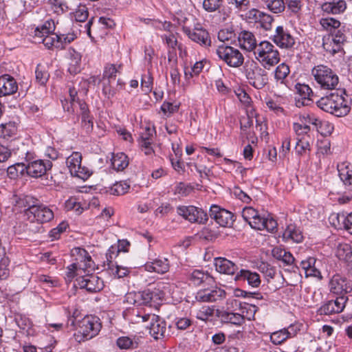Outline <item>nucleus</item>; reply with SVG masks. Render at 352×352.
I'll return each mask as SVG.
<instances>
[{
  "label": "nucleus",
  "instance_id": "obj_42",
  "mask_svg": "<svg viewBox=\"0 0 352 352\" xmlns=\"http://www.w3.org/2000/svg\"><path fill=\"white\" fill-rule=\"evenodd\" d=\"M272 253L276 259L283 261L286 265H292L295 261L294 257L289 252L279 247L274 248Z\"/></svg>",
  "mask_w": 352,
  "mask_h": 352
},
{
  "label": "nucleus",
  "instance_id": "obj_62",
  "mask_svg": "<svg viewBox=\"0 0 352 352\" xmlns=\"http://www.w3.org/2000/svg\"><path fill=\"white\" fill-rule=\"evenodd\" d=\"M295 151L299 156H302L305 155L307 151H310L311 145L309 144V139L298 140L296 144Z\"/></svg>",
  "mask_w": 352,
  "mask_h": 352
},
{
  "label": "nucleus",
  "instance_id": "obj_37",
  "mask_svg": "<svg viewBox=\"0 0 352 352\" xmlns=\"http://www.w3.org/2000/svg\"><path fill=\"white\" fill-rule=\"evenodd\" d=\"M316 262V259L311 256L301 261L300 266L304 270L306 276L321 278L320 272L315 267Z\"/></svg>",
  "mask_w": 352,
  "mask_h": 352
},
{
  "label": "nucleus",
  "instance_id": "obj_11",
  "mask_svg": "<svg viewBox=\"0 0 352 352\" xmlns=\"http://www.w3.org/2000/svg\"><path fill=\"white\" fill-rule=\"evenodd\" d=\"M82 154L80 152H73L66 160L67 166L71 175L83 180L88 179L92 172L89 168L82 166Z\"/></svg>",
  "mask_w": 352,
  "mask_h": 352
},
{
  "label": "nucleus",
  "instance_id": "obj_46",
  "mask_svg": "<svg viewBox=\"0 0 352 352\" xmlns=\"http://www.w3.org/2000/svg\"><path fill=\"white\" fill-rule=\"evenodd\" d=\"M214 306H203L196 312V318L202 321L210 320L214 314Z\"/></svg>",
  "mask_w": 352,
  "mask_h": 352
},
{
  "label": "nucleus",
  "instance_id": "obj_21",
  "mask_svg": "<svg viewBox=\"0 0 352 352\" xmlns=\"http://www.w3.org/2000/svg\"><path fill=\"white\" fill-rule=\"evenodd\" d=\"M249 225L255 230H266L271 232H273L277 228V222L270 215H267V217L261 216L258 212L249 223Z\"/></svg>",
  "mask_w": 352,
  "mask_h": 352
},
{
  "label": "nucleus",
  "instance_id": "obj_51",
  "mask_svg": "<svg viewBox=\"0 0 352 352\" xmlns=\"http://www.w3.org/2000/svg\"><path fill=\"white\" fill-rule=\"evenodd\" d=\"M194 188L184 182L177 183L173 188V194L179 197H186L193 190Z\"/></svg>",
  "mask_w": 352,
  "mask_h": 352
},
{
  "label": "nucleus",
  "instance_id": "obj_25",
  "mask_svg": "<svg viewBox=\"0 0 352 352\" xmlns=\"http://www.w3.org/2000/svg\"><path fill=\"white\" fill-rule=\"evenodd\" d=\"M238 42L240 47L247 52H254L258 47L255 35L250 31L242 30L238 35Z\"/></svg>",
  "mask_w": 352,
  "mask_h": 352
},
{
  "label": "nucleus",
  "instance_id": "obj_60",
  "mask_svg": "<svg viewBox=\"0 0 352 352\" xmlns=\"http://www.w3.org/2000/svg\"><path fill=\"white\" fill-rule=\"evenodd\" d=\"M204 67V62L203 60L196 62L190 69L185 68L184 75L186 78H192L193 76H198Z\"/></svg>",
  "mask_w": 352,
  "mask_h": 352
},
{
  "label": "nucleus",
  "instance_id": "obj_19",
  "mask_svg": "<svg viewBox=\"0 0 352 352\" xmlns=\"http://www.w3.org/2000/svg\"><path fill=\"white\" fill-rule=\"evenodd\" d=\"M329 287L331 293L340 296H345V294L352 289L347 278L338 274L332 276Z\"/></svg>",
  "mask_w": 352,
  "mask_h": 352
},
{
  "label": "nucleus",
  "instance_id": "obj_34",
  "mask_svg": "<svg viewBox=\"0 0 352 352\" xmlns=\"http://www.w3.org/2000/svg\"><path fill=\"white\" fill-rule=\"evenodd\" d=\"M217 316L220 318L222 323H230L236 326H241L243 324V317L239 313L232 311H221L217 309Z\"/></svg>",
  "mask_w": 352,
  "mask_h": 352
},
{
  "label": "nucleus",
  "instance_id": "obj_14",
  "mask_svg": "<svg viewBox=\"0 0 352 352\" xmlns=\"http://www.w3.org/2000/svg\"><path fill=\"white\" fill-rule=\"evenodd\" d=\"M72 255L74 257L75 261L73 264L82 270L83 273L93 272L95 270V263L85 249L79 247L74 248L72 250Z\"/></svg>",
  "mask_w": 352,
  "mask_h": 352
},
{
  "label": "nucleus",
  "instance_id": "obj_54",
  "mask_svg": "<svg viewBox=\"0 0 352 352\" xmlns=\"http://www.w3.org/2000/svg\"><path fill=\"white\" fill-rule=\"evenodd\" d=\"M116 344L120 349H135L138 346V342L128 336L118 338Z\"/></svg>",
  "mask_w": 352,
  "mask_h": 352
},
{
  "label": "nucleus",
  "instance_id": "obj_3",
  "mask_svg": "<svg viewBox=\"0 0 352 352\" xmlns=\"http://www.w3.org/2000/svg\"><path fill=\"white\" fill-rule=\"evenodd\" d=\"M311 75L318 88L322 90L337 89L339 77L337 74L327 65L320 64L311 69Z\"/></svg>",
  "mask_w": 352,
  "mask_h": 352
},
{
  "label": "nucleus",
  "instance_id": "obj_16",
  "mask_svg": "<svg viewBox=\"0 0 352 352\" xmlns=\"http://www.w3.org/2000/svg\"><path fill=\"white\" fill-rule=\"evenodd\" d=\"M226 292L224 289L214 287L211 289L199 290L195 295V299L201 302H213L222 300L226 298Z\"/></svg>",
  "mask_w": 352,
  "mask_h": 352
},
{
  "label": "nucleus",
  "instance_id": "obj_45",
  "mask_svg": "<svg viewBox=\"0 0 352 352\" xmlns=\"http://www.w3.org/2000/svg\"><path fill=\"white\" fill-rule=\"evenodd\" d=\"M336 255L340 260L352 262V250L347 243L340 244L337 248Z\"/></svg>",
  "mask_w": 352,
  "mask_h": 352
},
{
  "label": "nucleus",
  "instance_id": "obj_36",
  "mask_svg": "<svg viewBox=\"0 0 352 352\" xmlns=\"http://www.w3.org/2000/svg\"><path fill=\"white\" fill-rule=\"evenodd\" d=\"M339 177L346 188L352 191V164L342 163L338 165Z\"/></svg>",
  "mask_w": 352,
  "mask_h": 352
},
{
  "label": "nucleus",
  "instance_id": "obj_56",
  "mask_svg": "<svg viewBox=\"0 0 352 352\" xmlns=\"http://www.w3.org/2000/svg\"><path fill=\"white\" fill-rule=\"evenodd\" d=\"M265 4L267 8L275 14L281 13L285 8L283 0H267Z\"/></svg>",
  "mask_w": 352,
  "mask_h": 352
},
{
  "label": "nucleus",
  "instance_id": "obj_8",
  "mask_svg": "<svg viewBox=\"0 0 352 352\" xmlns=\"http://www.w3.org/2000/svg\"><path fill=\"white\" fill-rule=\"evenodd\" d=\"M188 19L184 18L183 20L182 31L193 42H195L204 47H208L211 45V38L209 32L204 28L201 24L197 23L193 29L186 24Z\"/></svg>",
  "mask_w": 352,
  "mask_h": 352
},
{
  "label": "nucleus",
  "instance_id": "obj_1",
  "mask_svg": "<svg viewBox=\"0 0 352 352\" xmlns=\"http://www.w3.org/2000/svg\"><path fill=\"white\" fill-rule=\"evenodd\" d=\"M316 104L322 111L337 117L345 116L351 110V100L344 89H337L335 92L322 97Z\"/></svg>",
  "mask_w": 352,
  "mask_h": 352
},
{
  "label": "nucleus",
  "instance_id": "obj_29",
  "mask_svg": "<svg viewBox=\"0 0 352 352\" xmlns=\"http://www.w3.org/2000/svg\"><path fill=\"white\" fill-rule=\"evenodd\" d=\"M151 317L152 322L147 327L149 329V333L155 340L162 338L166 331V322L157 315L151 316Z\"/></svg>",
  "mask_w": 352,
  "mask_h": 352
},
{
  "label": "nucleus",
  "instance_id": "obj_10",
  "mask_svg": "<svg viewBox=\"0 0 352 352\" xmlns=\"http://www.w3.org/2000/svg\"><path fill=\"white\" fill-rule=\"evenodd\" d=\"M25 215L30 222L39 224L49 222L54 218L52 210L43 204L30 206L25 210Z\"/></svg>",
  "mask_w": 352,
  "mask_h": 352
},
{
  "label": "nucleus",
  "instance_id": "obj_48",
  "mask_svg": "<svg viewBox=\"0 0 352 352\" xmlns=\"http://www.w3.org/2000/svg\"><path fill=\"white\" fill-rule=\"evenodd\" d=\"M35 76L36 82L41 85H45L49 80L50 74L45 67L41 64H38L35 69Z\"/></svg>",
  "mask_w": 352,
  "mask_h": 352
},
{
  "label": "nucleus",
  "instance_id": "obj_63",
  "mask_svg": "<svg viewBox=\"0 0 352 352\" xmlns=\"http://www.w3.org/2000/svg\"><path fill=\"white\" fill-rule=\"evenodd\" d=\"M179 108V103H173L168 101H164L162 106L161 110L166 116H170L172 114L178 111Z\"/></svg>",
  "mask_w": 352,
  "mask_h": 352
},
{
  "label": "nucleus",
  "instance_id": "obj_40",
  "mask_svg": "<svg viewBox=\"0 0 352 352\" xmlns=\"http://www.w3.org/2000/svg\"><path fill=\"white\" fill-rule=\"evenodd\" d=\"M18 126L15 122L10 121L0 124V138L8 140L16 136Z\"/></svg>",
  "mask_w": 352,
  "mask_h": 352
},
{
  "label": "nucleus",
  "instance_id": "obj_2",
  "mask_svg": "<svg viewBox=\"0 0 352 352\" xmlns=\"http://www.w3.org/2000/svg\"><path fill=\"white\" fill-rule=\"evenodd\" d=\"M254 55L261 65L267 70L276 65L280 60L279 51L268 41H261L254 50Z\"/></svg>",
  "mask_w": 352,
  "mask_h": 352
},
{
  "label": "nucleus",
  "instance_id": "obj_31",
  "mask_svg": "<svg viewBox=\"0 0 352 352\" xmlns=\"http://www.w3.org/2000/svg\"><path fill=\"white\" fill-rule=\"evenodd\" d=\"M347 8L344 0H333L321 5L322 10L328 14H340L344 12Z\"/></svg>",
  "mask_w": 352,
  "mask_h": 352
},
{
  "label": "nucleus",
  "instance_id": "obj_59",
  "mask_svg": "<svg viewBox=\"0 0 352 352\" xmlns=\"http://www.w3.org/2000/svg\"><path fill=\"white\" fill-rule=\"evenodd\" d=\"M274 18L269 14L261 12L257 23H259L261 28L268 31L272 28Z\"/></svg>",
  "mask_w": 352,
  "mask_h": 352
},
{
  "label": "nucleus",
  "instance_id": "obj_50",
  "mask_svg": "<svg viewBox=\"0 0 352 352\" xmlns=\"http://www.w3.org/2000/svg\"><path fill=\"white\" fill-rule=\"evenodd\" d=\"M130 188V185L126 182H116L109 188V192L113 195H122L126 193Z\"/></svg>",
  "mask_w": 352,
  "mask_h": 352
},
{
  "label": "nucleus",
  "instance_id": "obj_4",
  "mask_svg": "<svg viewBox=\"0 0 352 352\" xmlns=\"http://www.w3.org/2000/svg\"><path fill=\"white\" fill-rule=\"evenodd\" d=\"M102 328L100 318L96 316H86L78 322V334H74L77 342L88 340L96 336Z\"/></svg>",
  "mask_w": 352,
  "mask_h": 352
},
{
  "label": "nucleus",
  "instance_id": "obj_23",
  "mask_svg": "<svg viewBox=\"0 0 352 352\" xmlns=\"http://www.w3.org/2000/svg\"><path fill=\"white\" fill-rule=\"evenodd\" d=\"M294 88L296 94L299 96L298 98H296V106L300 108L310 105L312 102L310 97L314 94L311 88L306 84L300 82L296 83Z\"/></svg>",
  "mask_w": 352,
  "mask_h": 352
},
{
  "label": "nucleus",
  "instance_id": "obj_18",
  "mask_svg": "<svg viewBox=\"0 0 352 352\" xmlns=\"http://www.w3.org/2000/svg\"><path fill=\"white\" fill-rule=\"evenodd\" d=\"M345 41V34L341 30H338L334 34H332L323 40L322 46L327 52L335 54L341 50L342 45Z\"/></svg>",
  "mask_w": 352,
  "mask_h": 352
},
{
  "label": "nucleus",
  "instance_id": "obj_44",
  "mask_svg": "<svg viewBox=\"0 0 352 352\" xmlns=\"http://www.w3.org/2000/svg\"><path fill=\"white\" fill-rule=\"evenodd\" d=\"M122 67L121 64H106L102 74L103 79H108V82H111V80L113 78L114 79L116 77L117 74L120 72Z\"/></svg>",
  "mask_w": 352,
  "mask_h": 352
},
{
  "label": "nucleus",
  "instance_id": "obj_57",
  "mask_svg": "<svg viewBox=\"0 0 352 352\" xmlns=\"http://www.w3.org/2000/svg\"><path fill=\"white\" fill-rule=\"evenodd\" d=\"M288 333H286V328L273 332L270 335V341L275 345L281 344L288 339Z\"/></svg>",
  "mask_w": 352,
  "mask_h": 352
},
{
  "label": "nucleus",
  "instance_id": "obj_24",
  "mask_svg": "<svg viewBox=\"0 0 352 352\" xmlns=\"http://www.w3.org/2000/svg\"><path fill=\"white\" fill-rule=\"evenodd\" d=\"M144 270L148 272H155L160 274H164L168 272L170 269L169 261L163 257H158L155 259H151L144 265Z\"/></svg>",
  "mask_w": 352,
  "mask_h": 352
},
{
  "label": "nucleus",
  "instance_id": "obj_9",
  "mask_svg": "<svg viewBox=\"0 0 352 352\" xmlns=\"http://www.w3.org/2000/svg\"><path fill=\"white\" fill-rule=\"evenodd\" d=\"M162 284L158 283L154 288H148L138 294L140 305L148 306L157 309L164 298V292L162 291Z\"/></svg>",
  "mask_w": 352,
  "mask_h": 352
},
{
  "label": "nucleus",
  "instance_id": "obj_22",
  "mask_svg": "<svg viewBox=\"0 0 352 352\" xmlns=\"http://www.w3.org/2000/svg\"><path fill=\"white\" fill-rule=\"evenodd\" d=\"M348 298L346 296H339L336 300H328L318 309L320 314L331 315L343 311Z\"/></svg>",
  "mask_w": 352,
  "mask_h": 352
},
{
  "label": "nucleus",
  "instance_id": "obj_41",
  "mask_svg": "<svg viewBox=\"0 0 352 352\" xmlns=\"http://www.w3.org/2000/svg\"><path fill=\"white\" fill-rule=\"evenodd\" d=\"M129 165V159L124 153L113 154L111 158V166L117 171H122Z\"/></svg>",
  "mask_w": 352,
  "mask_h": 352
},
{
  "label": "nucleus",
  "instance_id": "obj_7",
  "mask_svg": "<svg viewBox=\"0 0 352 352\" xmlns=\"http://www.w3.org/2000/svg\"><path fill=\"white\" fill-rule=\"evenodd\" d=\"M244 69L249 84L254 88L261 89L267 84L268 76L265 69L261 67L256 62L248 63Z\"/></svg>",
  "mask_w": 352,
  "mask_h": 352
},
{
  "label": "nucleus",
  "instance_id": "obj_35",
  "mask_svg": "<svg viewBox=\"0 0 352 352\" xmlns=\"http://www.w3.org/2000/svg\"><path fill=\"white\" fill-rule=\"evenodd\" d=\"M283 238L285 241H292L294 243H301L303 240V235L295 224H289L287 226L283 234Z\"/></svg>",
  "mask_w": 352,
  "mask_h": 352
},
{
  "label": "nucleus",
  "instance_id": "obj_13",
  "mask_svg": "<svg viewBox=\"0 0 352 352\" xmlns=\"http://www.w3.org/2000/svg\"><path fill=\"white\" fill-rule=\"evenodd\" d=\"M84 274L76 279V285L80 289H85L90 293H96L103 289L104 283L102 278L92 272H86Z\"/></svg>",
  "mask_w": 352,
  "mask_h": 352
},
{
  "label": "nucleus",
  "instance_id": "obj_58",
  "mask_svg": "<svg viewBox=\"0 0 352 352\" xmlns=\"http://www.w3.org/2000/svg\"><path fill=\"white\" fill-rule=\"evenodd\" d=\"M223 0H203L202 7L208 12L219 11Z\"/></svg>",
  "mask_w": 352,
  "mask_h": 352
},
{
  "label": "nucleus",
  "instance_id": "obj_53",
  "mask_svg": "<svg viewBox=\"0 0 352 352\" xmlns=\"http://www.w3.org/2000/svg\"><path fill=\"white\" fill-rule=\"evenodd\" d=\"M118 254V250L116 247L111 246L109 248L106 253V260L104 261V267L106 270L109 271L110 268L117 264L113 262V259L116 258Z\"/></svg>",
  "mask_w": 352,
  "mask_h": 352
},
{
  "label": "nucleus",
  "instance_id": "obj_5",
  "mask_svg": "<svg viewBox=\"0 0 352 352\" xmlns=\"http://www.w3.org/2000/svg\"><path fill=\"white\" fill-rule=\"evenodd\" d=\"M25 162L21 165L25 167L27 174L34 178L45 175L52 166L50 161L36 159L34 153L30 151L25 153Z\"/></svg>",
  "mask_w": 352,
  "mask_h": 352
},
{
  "label": "nucleus",
  "instance_id": "obj_39",
  "mask_svg": "<svg viewBox=\"0 0 352 352\" xmlns=\"http://www.w3.org/2000/svg\"><path fill=\"white\" fill-rule=\"evenodd\" d=\"M42 43L49 50H63V44L59 41V36L54 32L48 34H43Z\"/></svg>",
  "mask_w": 352,
  "mask_h": 352
},
{
  "label": "nucleus",
  "instance_id": "obj_38",
  "mask_svg": "<svg viewBox=\"0 0 352 352\" xmlns=\"http://www.w3.org/2000/svg\"><path fill=\"white\" fill-rule=\"evenodd\" d=\"M81 116V128L86 134H90L94 129L93 118L90 116V111L88 106L82 104L81 111H80Z\"/></svg>",
  "mask_w": 352,
  "mask_h": 352
},
{
  "label": "nucleus",
  "instance_id": "obj_43",
  "mask_svg": "<svg viewBox=\"0 0 352 352\" xmlns=\"http://www.w3.org/2000/svg\"><path fill=\"white\" fill-rule=\"evenodd\" d=\"M293 130L296 135V140L309 139L310 126L307 124L294 122L292 126Z\"/></svg>",
  "mask_w": 352,
  "mask_h": 352
},
{
  "label": "nucleus",
  "instance_id": "obj_12",
  "mask_svg": "<svg viewBox=\"0 0 352 352\" xmlns=\"http://www.w3.org/2000/svg\"><path fill=\"white\" fill-rule=\"evenodd\" d=\"M177 213L191 223L205 224L208 219L204 210L194 206H179L177 208Z\"/></svg>",
  "mask_w": 352,
  "mask_h": 352
},
{
  "label": "nucleus",
  "instance_id": "obj_20",
  "mask_svg": "<svg viewBox=\"0 0 352 352\" xmlns=\"http://www.w3.org/2000/svg\"><path fill=\"white\" fill-rule=\"evenodd\" d=\"M69 101L67 100L61 101L64 111L73 114L75 113L77 106L79 107L80 111H81L82 104L88 106L82 99L80 98L78 91L74 87H69Z\"/></svg>",
  "mask_w": 352,
  "mask_h": 352
},
{
  "label": "nucleus",
  "instance_id": "obj_61",
  "mask_svg": "<svg viewBox=\"0 0 352 352\" xmlns=\"http://www.w3.org/2000/svg\"><path fill=\"white\" fill-rule=\"evenodd\" d=\"M108 272L114 278H120L127 276L130 272V269L116 264Z\"/></svg>",
  "mask_w": 352,
  "mask_h": 352
},
{
  "label": "nucleus",
  "instance_id": "obj_27",
  "mask_svg": "<svg viewBox=\"0 0 352 352\" xmlns=\"http://www.w3.org/2000/svg\"><path fill=\"white\" fill-rule=\"evenodd\" d=\"M289 74L290 67L285 63L279 64L274 71V78L276 82L284 85L288 89H292V85L288 80Z\"/></svg>",
  "mask_w": 352,
  "mask_h": 352
},
{
  "label": "nucleus",
  "instance_id": "obj_64",
  "mask_svg": "<svg viewBox=\"0 0 352 352\" xmlns=\"http://www.w3.org/2000/svg\"><path fill=\"white\" fill-rule=\"evenodd\" d=\"M140 316L141 311L135 308L127 309L124 314V318L131 323L140 322Z\"/></svg>",
  "mask_w": 352,
  "mask_h": 352
},
{
  "label": "nucleus",
  "instance_id": "obj_15",
  "mask_svg": "<svg viewBox=\"0 0 352 352\" xmlns=\"http://www.w3.org/2000/svg\"><path fill=\"white\" fill-rule=\"evenodd\" d=\"M271 39L281 49L290 50L296 44L294 37L287 28L282 25L276 28L274 34L272 36Z\"/></svg>",
  "mask_w": 352,
  "mask_h": 352
},
{
  "label": "nucleus",
  "instance_id": "obj_49",
  "mask_svg": "<svg viewBox=\"0 0 352 352\" xmlns=\"http://www.w3.org/2000/svg\"><path fill=\"white\" fill-rule=\"evenodd\" d=\"M71 14L77 22H85L89 17L88 8L83 4H79Z\"/></svg>",
  "mask_w": 352,
  "mask_h": 352
},
{
  "label": "nucleus",
  "instance_id": "obj_17",
  "mask_svg": "<svg viewBox=\"0 0 352 352\" xmlns=\"http://www.w3.org/2000/svg\"><path fill=\"white\" fill-rule=\"evenodd\" d=\"M210 216L220 226L231 227L234 221V215L231 212L221 208L217 205H212L210 208Z\"/></svg>",
  "mask_w": 352,
  "mask_h": 352
},
{
  "label": "nucleus",
  "instance_id": "obj_52",
  "mask_svg": "<svg viewBox=\"0 0 352 352\" xmlns=\"http://www.w3.org/2000/svg\"><path fill=\"white\" fill-rule=\"evenodd\" d=\"M320 24L324 30L329 32H332L333 30L335 31L336 30L338 29L341 23L340 21L336 19L327 17L322 18L320 20Z\"/></svg>",
  "mask_w": 352,
  "mask_h": 352
},
{
  "label": "nucleus",
  "instance_id": "obj_26",
  "mask_svg": "<svg viewBox=\"0 0 352 352\" xmlns=\"http://www.w3.org/2000/svg\"><path fill=\"white\" fill-rule=\"evenodd\" d=\"M18 90V84L14 78L10 74L0 76V97L15 94Z\"/></svg>",
  "mask_w": 352,
  "mask_h": 352
},
{
  "label": "nucleus",
  "instance_id": "obj_6",
  "mask_svg": "<svg viewBox=\"0 0 352 352\" xmlns=\"http://www.w3.org/2000/svg\"><path fill=\"white\" fill-rule=\"evenodd\" d=\"M216 54L230 67L239 68L243 65L245 58L240 50L226 43L217 46Z\"/></svg>",
  "mask_w": 352,
  "mask_h": 352
},
{
  "label": "nucleus",
  "instance_id": "obj_30",
  "mask_svg": "<svg viewBox=\"0 0 352 352\" xmlns=\"http://www.w3.org/2000/svg\"><path fill=\"white\" fill-rule=\"evenodd\" d=\"M231 305L232 307H238L241 313V316L243 317V323L245 319L251 320L254 319V315L257 311V307L256 305L249 304L245 302H241L237 299H232L231 300Z\"/></svg>",
  "mask_w": 352,
  "mask_h": 352
},
{
  "label": "nucleus",
  "instance_id": "obj_32",
  "mask_svg": "<svg viewBox=\"0 0 352 352\" xmlns=\"http://www.w3.org/2000/svg\"><path fill=\"white\" fill-rule=\"evenodd\" d=\"M186 276L189 284L194 286H199L212 278L207 272L201 270H193L188 272Z\"/></svg>",
  "mask_w": 352,
  "mask_h": 352
},
{
  "label": "nucleus",
  "instance_id": "obj_55",
  "mask_svg": "<svg viewBox=\"0 0 352 352\" xmlns=\"http://www.w3.org/2000/svg\"><path fill=\"white\" fill-rule=\"evenodd\" d=\"M52 8L57 15H61L69 10L67 3L65 0H50Z\"/></svg>",
  "mask_w": 352,
  "mask_h": 352
},
{
  "label": "nucleus",
  "instance_id": "obj_28",
  "mask_svg": "<svg viewBox=\"0 0 352 352\" xmlns=\"http://www.w3.org/2000/svg\"><path fill=\"white\" fill-rule=\"evenodd\" d=\"M234 280L239 282L247 281L252 287H258L261 283L260 275L248 270H241L234 276Z\"/></svg>",
  "mask_w": 352,
  "mask_h": 352
},
{
  "label": "nucleus",
  "instance_id": "obj_33",
  "mask_svg": "<svg viewBox=\"0 0 352 352\" xmlns=\"http://www.w3.org/2000/svg\"><path fill=\"white\" fill-rule=\"evenodd\" d=\"M214 265L217 272L228 275H234L239 270L235 263L225 258H216Z\"/></svg>",
  "mask_w": 352,
  "mask_h": 352
},
{
  "label": "nucleus",
  "instance_id": "obj_47",
  "mask_svg": "<svg viewBox=\"0 0 352 352\" xmlns=\"http://www.w3.org/2000/svg\"><path fill=\"white\" fill-rule=\"evenodd\" d=\"M55 25L52 19L47 20L40 26L35 29V36L38 37H43V34H48L54 31Z\"/></svg>",
  "mask_w": 352,
  "mask_h": 352
}]
</instances>
